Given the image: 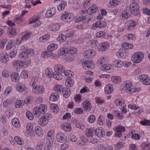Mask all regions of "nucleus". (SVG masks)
Listing matches in <instances>:
<instances>
[{
	"label": "nucleus",
	"mask_w": 150,
	"mask_h": 150,
	"mask_svg": "<svg viewBox=\"0 0 150 150\" xmlns=\"http://www.w3.org/2000/svg\"><path fill=\"white\" fill-rule=\"evenodd\" d=\"M15 141L19 145H22L24 144V141L21 138L16 136L14 137Z\"/></svg>",
	"instance_id": "56"
},
{
	"label": "nucleus",
	"mask_w": 150,
	"mask_h": 150,
	"mask_svg": "<svg viewBox=\"0 0 150 150\" xmlns=\"http://www.w3.org/2000/svg\"><path fill=\"white\" fill-rule=\"evenodd\" d=\"M90 16H91V15L81 16V21L83 23H87L91 20L90 18H89Z\"/></svg>",
	"instance_id": "45"
},
{
	"label": "nucleus",
	"mask_w": 150,
	"mask_h": 150,
	"mask_svg": "<svg viewBox=\"0 0 150 150\" xmlns=\"http://www.w3.org/2000/svg\"><path fill=\"white\" fill-rule=\"evenodd\" d=\"M141 90L139 87H132L127 90V92L130 94H132L134 93H137Z\"/></svg>",
	"instance_id": "26"
},
{
	"label": "nucleus",
	"mask_w": 150,
	"mask_h": 150,
	"mask_svg": "<svg viewBox=\"0 0 150 150\" xmlns=\"http://www.w3.org/2000/svg\"><path fill=\"white\" fill-rule=\"evenodd\" d=\"M16 89L19 92L21 93L26 91L28 88L24 83L20 82L16 84Z\"/></svg>",
	"instance_id": "9"
},
{
	"label": "nucleus",
	"mask_w": 150,
	"mask_h": 150,
	"mask_svg": "<svg viewBox=\"0 0 150 150\" xmlns=\"http://www.w3.org/2000/svg\"><path fill=\"white\" fill-rule=\"evenodd\" d=\"M121 0H110L109 3L112 6H116L120 4Z\"/></svg>",
	"instance_id": "57"
},
{
	"label": "nucleus",
	"mask_w": 150,
	"mask_h": 150,
	"mask_svg": "<svg viewBox=\"0 0 150 150\" xmlns=\"http://www.w3.org/2000/svg\"><path fill=\"white\" fill-rule=\"evenodd\" d=\"M67 5V3L65 1H63L59 4L57 6V9L59 11L63 10Z\"/></svg>",
	"instance_id": "41"
},
{
	"label": "nucleus",
	"mask_w": 150,
	"mask_h": 150,
	"mask_svg": "<svg viewBox=\"0 0 150 150\" xmlns=\"http://www.w3.org/2000/svg\"><path fill=\"white\" fill-rule=\"evenodd\" d=\"M33 124L32 123H28L26 126V129L27 132L28 133H32L33 132Z\"/></svg>",
	"instance_id": "55"
},
{
	"label": "nucleus",
	"mask_w": 150,
	"mask_h": 150,
	"mask_svg": "<svg viewBox=\"0 0 150 150\" xmlns=\"http://www.w3.org/2000/svg\"><path fill=\"white\" fill-rule=\"evenodd\" d=\"M125 37L128 40H134L135 39V36L133 34L131 33L127 34L125 35Z\"/></svg>",
	"instance_id": "64"
},
{
	"label": "nucleus",
	"mask_w": 150,
	"mask_h": 150,
	"mask_svg": "<svg viewBox=\"0 0 150 150\" xmlns=\"http://www.w3.org/2000/svg\"><path fill=\"white\" fill-rule=\"evenodd\" d=\"M39 78L38 76L33 77L30 80L29 82V84L30 86H33L35 85L39 81Z\"/></svg>",
	"instance_id": "35"
},
{
	"label": "nucleus",
	"mask_w": 150,
	"mask_h": 150,
	"mask_svg": "<svg viewBox=\"0 0 150 150\" xmlns=\"http://www.w3.org/2000/svg\"><path fill=\"white\" fill-rule=\"evenodd\" d=\"M130 8L132 13L135 16L139 14V5L137 3H131L130 5Z\"/></svg>",
	"instance_id": "5"
},
{
	"label": "nucleus",
	"mask_w": 150,
	"mask_h": 150,
	"mask_svg": "<svg viewBox=\"0 0 150 150\" xmlns=\"http://www.w3.org/2000/svg\"><path fill=\"white\" fill-rule=\"evenodd\" d=\"M50 107L52 110V112L54 113H57L59 111L58 107L57 105L54 104H52L50 105Z\"/></svg>",
	"instance_id": "50"
},
{
	"label": "nucleus",
	"mask_w": 150,
	"mask_h": 150,
	"mask_svg": "<svg viewBox=\"0 0 150 150\" xmlns=\"http://www.w3.org/2000/svg\"><path fill=\"white\" fill-rule=\"evenodd\" d=\"M111 79V82L115 84H119L122 81L121 78L120 76H112Z\"/></svg>",
	"instance_id": "25"
},
{
	"label": "nucleus",
	"mask_w": 150,
	"mask_h": 150,
	"mask_svg": "<svg viewBox=\"0 0 150 150\" xmlns=\"http://www.w3.org/2000/svg\"><path fill=\"white\" fill-rule=\"evenodd\" d=\"M144 58V53L142 52L138 51L132 54L131 59L134 63L139 64L142 61Z\"/></svg>",
	"instance_id": "1"
},
{
	"label": "nucleus",
	"mask_w": 150,
	"mask_h": 150,
	"mask_svg": "<svg viewBox=\"0 0 150 150\" xmlns=\"http://www.w3.org/2000/svg\"><path fill=\"white\" fill-rule=\"evenodd\" d=\"M112 64L115 67L119 68L122 67L123 65V62L118 59L114 61Z\"/></svg>",
	"instance_id": "31"
},
{
	"label": "nucleus",
	"mask_w": 150,
	"mask_h": 150,
	"mask_svg": "<svg viewBox=\"0 0 150 150\" xmlns=\"http://www.w3.org/2000/svg\"><path fill=\"white\" fill-rule=\"evenodd\" d=\"M132 86V83L131 82L129 81H127L124 82L121 87H122V90L124 91L127 90L131 87Z\"/></svg>",
	"instance_id": "23"
},
{
	"label": "nucleus",
	"mask_w": 150,
	"mask_h": 150,
	"mask_svg": "<svg viewBox=\"0 0 150 150\" xmlns=\"http://www.w3.org/2000/svg\"><path fill=\"white\" fill-rule=\"evenodd\" d=\"M61 127L64 131L67 132H70L72 129L71 125L69 123H64L62 125Z\"/></svg>",
	"instance_id": "28"
},
{
	"label": "nucleus",
	"mask_w": 150,
	"mask_h": 150,
	"mask_svg": "<svg viewBox=\"0 0 150 150\" xmlns=\"http://www.w3.org/2000/svg\"><path fill=\"white\" fill-rule=\"evenodd\" d=\"M124 146V143L121 142H118L115 145L114 148L116 150L120 149L123 148Z\"/></svg>",
	"instance_id": "59"
},
{
	"label": "nucleus",
	"mask_w": 150,
	"mask_h": 150,
	"mask_svg": "<svg viewBox=\"0 0 150 150\" xmlns=\"http://www.w3.org/2000/svg\"><path fill=\"white\" fill-rule=\"evenodd\" d=\"M12 64L14 68L17 69L23 67L24 65L23 62L20 60L14 61Z\"/></svg>",
	"instance_id": "14"
},
{
	"label": "nucleus",
	"mask_w": 150,
	"mask_h": 150,
	"mask_svg": "<svg viewBox=\"0 0 150 150\" xmlns=\"http://www.w3.org/2000/svg\"><path fill=\"white\" fill-rule=\"evenodd\" d=\"M68 49L65 47H62L59 50V54L60 55H65L68 53Z\"/></svg>",
	"instance_id": "44"
},
{
	"label": "nucleus",
	"mask_w": 150,
	"mask_h": 150,
	"mask_svg": "<svg viewBox=\"0 0 150 150\" xmlns=\"http://www.w3.org/2000/svg\"><path fill=\"white\" fill-rule=\"evenodd\" d=\"M104 122V116L102 115H100L97 120V123L100 126H102L103 125Z\"/></svg>",
	"instance_id": "52"
},
{
	"label": "nucleus",
	"mask_w": 150,
	"mask_h": 150,
	"mask_svg": "<svg viewBox=\"0 0 150 150\" xmlns=\"http://www.w3.org/2000/svg\"><path fill=\"white\" fill-rule=\"evenodd\" d=\"M50 37L49 35H45L39 38V40L41 42H44L47 41L50 38Z\"/></svg>",
	"instance_id": "53"
},
{
	"label": "nucleus",
	"mask_w": 150,
	"mask_h": 150,
	"mask_svg": "<svg viewBox=\"0 0 150 150\" xmlns=\"http://www.w3.org/2000/svg\"><path fill=\"white\" fill-rule=\"evenodd\" d=\"M64 88L62 86L59 84H57L53 88V89L55 91L61 92L63 90Z\"/></svg>",
	"instance_id": "58"
},
{
	"label": "nucleus",
	"mask_w": 150,
	"mask_h": 150,
	"mask_svg": "<svg viewBox=\"0 0 150 150\" xmlns=\"http://www.w3.org/2000/svg\"><path fill=\"white\" fill-rule=\"evenodd\" d=\"M59 97V94L57 93H53L51 94L50 96V100L53 101L57 100Z\"/></svg>",
	"instance_id": "40"
},
{
	"label": "nucleus",
	"mask_w": 150,
	"mask_h": 150,
	"mask_svg": "<svg viewBox=\"0 0 150 150\" xmlns=\"http://www.w3.org/2000/svg\"><path fill=\"white\" fill-rule=\"evenodd\" d=\"M47 110V107L45 104H40L39 106L35 107L33 109V112L37 117H39L40 114H44Z\"/></svg>",
	"instance_id": "2"
},
{
	"label": "nucleus",
	"mask_w": 150,
	"mask_h": 150,
	"mask_svg": "<svg viewBox=\"0 0 150 150\" xmlns=\"http://www.w3.org/2000/svg\"><path fill=\"white\" fill-rule=\"evenodd\" d=\"M87 43L89 46L92 47H94L97 45L98 42L96 40H89Z\"/></svg>",
	"instance_id": "47"
},
{
	"label": "nucleus",
	"mask_w": 150,
	"mask_h": 150,
	"mask_svg": "<svg viewBox=\"0 0 150 150\" xmlns=\"http://www.w3.org/2000/svg\"><path fill=\"white\" fill-rule=\"evenodd\" d=\"M95 134L98 137H102L105 134V130L102 127H98L95 130Z\"/></svg>",
	"instance_id": "17"
},
{
	"label": "nucleus",
	"mask_w": 150,
	"mask_h": 150,
	"mask_svg": "<svg viewBox=\"0 0 150 150\" xmlns=\"http://www.w3.org/2000/svg\"><path fill=\"white\" fill-rule=\"evenodd\" d=\"M20 78L19 74L16 72L12 73L11 75V80L13 82H18Z\"/></svg>",
	"instance_id": "24"
},
{
	"label": "nucleus",
	"mask_w": 150,
	"mask_h": 150,
	"mask_svg": "<svg viewBox=\"0 0 150 150\" xmlns=\"http://www.w3.org/2000/svg\"><path fill=\"white\" fill-rule=\"evenodd\" d=\"M9 60L8 54L5 52H2L0 53V61L3 64L7 63Z\"/></svg>",
	"instance_id": "12"
},
{
	"label": "nucleus",
	"mask_w": 150,
	"mask_h": 150,
	"mask_svg": "<svg viewBox=\"0 0 150 150\" xmlns=\"http://www.w3.org/2000/svg\"><path fill=\"white\" fill-rule=\"evenodd\" d=\"M101 69L103 71L108 73L112 72L114 71L113 66L108 64H105L102 66Z\"/></svg>",
	"instance_id": "15"
},
{
	"label": "nucleus",
	"mask_w": 150,
	"mask_h": 150,
	"mask_svg": "<svg viewBox=\"0 0 150 150\" xmlns=\"http://www.w3.org/2000/svg\"><path fill=\"white\" fill-rule=\"evenodd\" d=\"M54 69L56 73H63L65 70V67L61 64L56 65L54 67Z\"/></svg>",
	"instance_id": "20"
},
{
	"label": "nucleus",
	"mask_w": 150,
	"mask_h": 150,
	"mask_svg": "<svg viewBox=\"0 0 150 150\" xmlns=\"http://www.w3.org/2000/svg\"><path fill=\"white\" fill-rule=\"evenodd\" d=\"M94 25L96 28H102L105 27L107 23L104 21H98L95 23Z\"/></svg>",
	"instance_id": "32"
},
{
	"label": "nucleus",
	"mask_w": 150,
	"mask_h": 150,
	"mask_svg": "<svg viewBox=\"0 0 150 150\" xmlns=\"http://www.w3.org/2000/svg\"><path fill=\"white\" fill-rule=\"evenodd\" d=\"M40 17L39 15L37 14L32 17L30 19L29 24L35 23L34 25V27H37L41 24V23L39 21Z\"/></svg>",
	"instance_id": "4"
},
{
	"label": "nucleus",
	"mask_w": 150,
	"mask_h": 150,
	"mask_svg": "<svg viewBox=\"0 0 150 150\" xmlns=\"http://www.w3.org/2000/svg\"><path fill=\"white\" fill-rule=\"evenodd\" d=\"M137 24L136 22L133 20H130L127 21L125 25L127 29L131 30L134 29Z\"/></svg>",
	"instance_id": "8"
},
{
	"label": "nucleus",
	"mask_w": 150,
	"mask_h": 150,
	"mask_svg": "<svg viewBox=\"0 0 150 150\" xmlns=\"http://www.w3.org/2000/svg\"><path fill=\"white\" fill-rule=\"evenodd\" d=\"M60 27V26L59 24L54 23L49 25L48 28L50 31H56L59 30Z\"/></svg>",
	"instance_id": "22"
},
{
	"label": "nucleus",
	"mask_w": 150,
	"mask_h": 150,
	"mask_svg": "<svg viewBox=\"0 0 150 150\" xmlns=\"http://www.w3.org/2000/svg\"><path fill=\"white\" fill-rule=\"evenodd\" d=\"M65 85L68 87H72L73 85V82L71 77L67 78L65 83Z\"/></svg>",
	"instance_id": "51"
},
{
	"label": "nucleus",
	"mask_w": 150,
	"mask_h": 150,
	"mask_svg": "<svg viewBox=\"0 0 150 150\" xmlns=\"http://www.w3.org/2000/svg\"><path fill=\"white\" fill-rule=\"evenodd\" d=\"M96 54V52L94 50H89L85 52L84 55L85 58L91 59L95 57Z\"/></svg>",
	"instance_id": "10"
},
{
	"label": "nucleus",
	"mask_w": 150,
	"mask_h": 150,
	"mask_svg": "<svg viewBox=\"0 0 150 150\" xmlns=\"http://www.w3.org/2000/svg\"><path fill=\"white\" fill-rule=\"evenodd\" d=\"M23 105V100H17L15 104L16 108H19L22 107Z\"/></svg>",
	"instance_id": "62"
},
{
	"label": "nucleus",
	"mask_w": 150,
	"mask_h": 150,
	"mask_svg": "<svg viewBox=\"0 0 150 150\" xmlns=\"http://www.w3.org/2000/svg\"><path fill=\"white\" fill-rule=\"evenodd\" d=\"M45 74L48 77L51 78L53 74L52 69L50 68H47L45 70Z\"/></svg>",
	"instance_id": "38"
},
{
	"label": "nucleus",
	"mask_w": 150,
	"mask_h": 150,
	"mask_svg": "<svg viewBox=\"0 0 150 150\" xmlns=\"http://www.w3.org/2000/svg\"><path fill=\"white\" fill-rule=\"evenodd\" d=\"M66 36L63 34H60L57 37V40L59 41L60 42H63L66 40Z\"/></svg>",
	"instance_id": "46"
},
{
	"label": "nucleus",
	"mask_w": 150,
	"mask_h": 150,
	"mask_svg": "<svg viewBox=\"0 0 150 150\" xmlns=\"http://www.w3.org/2000/svg\"><path fill=\"white\" fill-rule=\"evenodd\" d=\"M113 113L115 116L117 117L119 119H122L123 118V115L118 110H114L113 111Z\"/></svg>",
	"instance_id": "61"
},
{
	"label": "nucleus",
	"mask_w": 150,
	"mask_h": 150,
	"mask_svg": "<svg viewBox=\"0 0 150 150\" xmlns=\"http://www.w3.org/2000/svg\"><path fill=\"white\" fill-rule=\"evenodd\" d=\"M74 17V13L71 12H66L61 14V19L64 22L69 23L73 20Z\"/></svg>",
	"instance_id": "3"
},
{
	"label": "nucleus",
	"mask_w": 150,
	"mask_h": 150,
	"mask_svg": "<svg viewBox=\"0 0 150 150\" xmlns=\"http://www.w3.org/2000/svg\"><path fill=\"white\" fill-rule=\"evenodd\" d=\"M138 79L144 85H150V77H149L146 75L142 74L139 76Z\"/></svg>",
	"instance_id": "7"
},
{
	"label": "nucleus",
	"mask_w": 150,
	"mask_h": 150,
	"mask_svg": "<svg viewBox=\"0 0 150 150\" xmlns=\"http://www.w3.org/2000/svg\"><path fill=\"white\" fill-rule=\"evenodd\" d=\"M56 138L58 142L62 143L65 141V139H66V137L63 132H59L56 134Z\"/></svg>",
	"instance_id": "16"
},
{
	"label": "nucleus",
	"mask_w": 150,
	"mask_h": 150,
	"mask_svg": "<svg viewBox=\"0 0 150 150\" xmlns=\"http://www.w3.org/2000/svg\"><path fill=\"white\" fill-rule=\"evenodd\" d=\"M93 130L91 128H87L86 130L85 135L88 137L93 136Z\"/></svg>",
	"instance_id": "63"
},
{
	"label": "nucleus",
	"mask_w": 150,
	"mask_h": 150,
	"mask_svg": "<svg viewBox=\"0 0 150 150\" xmlns=\"http://www.w3.org/2000/svg\"><path fill=\"white\" fill-rule=\"evenodd\" d=\"M83 107L84 110H90L92 108L91 103L88 100H85L83 102Z\"/></svg>",
	"instance_id": "21"
},
{
	"label": "nucleus",
	"mask_w": 150,
	"mask_h": 150,
	"mask_svg": "<svg viewBox=\"0 0 150 150\" xmlns=\"http://www.w3.org/2000/svg\"><path fill=\"white\" fill-rule=\"evenodd\" d=\"M63 73L67 78L71 77L74 75V73L72 71L69 70H64Z\"/></svg>",
	"instance_id": "60"
},
{
	"label": "nucleus",
	"mask_w": 150,
	"mask_h": 150,
	"mask_svg": "<svg viewBox=\"0 0 150 150\" xmlns=\"http://www.w3.org/2000/svg\"><path fill=\"white\" fill-rule=\"evenodd\" d=\"M141 148L144 150H150V144L147 143H142L141 144Z\"/></svg>",
	"instance_id": "48"
},
{
	"label": "nucleus",
	"mask_w": 150,
	"mask_h": 150,
	"mask_svg": "<svg viewBox=\"0 0 150 150\" xmlns=\"http://www.w3.org/2000/svg\"><path fill=\"white\" fill-rule=\"evenodd\" d=\"M56 11V8L54 7L50 8V9L47 11L45 14L46 16L48 18L51 17L55 14Z\"/></svg>",
	"instance_id": "18"
},
{
	"label": "nucleus",
	"mask_w": 150,
	"mask_h": 150,
	"mask_svg": "<svg viewBox=\"0 0 150 150\" xmlns=\"http://www.w3.org/2000/svg\"><path fill=\"white\" fill-rule=\"evenodd\" d=\"M83 69H87V68L93 69L95 67V64L91 61H86L82 64Z\"/></svg>",
	"instance_id": "13"
},
{
	"label": "nucleus",
	"mask_w": 150,
	"mask_h": 150,
	"mask_svg": "<svg viewBox=\"0 0 150 150\" xmlns=\"http://www.w3.org/2000/svg\"><path fill=\"white\" fill-rule=\"evenodd\" d=\"M38 122L41 126L44 127L48 124V121L43 116L39 119Z\"/></svg>",
	"instance_id": "39"
},
{
	"label": "nucleus",
	"mask_w": 150,
	"mask_h": 150,
	"mask_svg": "<svg viewBox=\"0 0 150 150\" xmlns=\"http://www.w3.org/2000/svg\"><path fill=\"white\" fill-rule=\"evenodd\" d=\"M98 7L96 5L91 6L88 9V11L91 14H94L98 10Z\"/></svg>",
	"instance_id": "29"
},
{
	"label": "nucleus",
	"mask_w": 150,
	"mask_h": 150,
	"mask_svg": "<svg viewBox=\"0 0 150 150\" xmlns=\"http://www.w3.org/2000/svg\"><path fill=\"white\" fill-rule=\"evenodd\" d=\"M45 91V88L42 85L36 86H33L32 91L34 93L40 95L43 93Z\"/></svg>",
	"instance_id": "6"
},
{
	"label": "nucleus",
	"mask_w": 150,
	"mask_h": 150,
	"mask_svg": "<svg viewBox=\"0 0 150 150\" xmlns=\"http://www.w3.org/2000/svg\"><path fill=\"white\" fill-rule=\"evenodd\" d=\"M114 103L116 106H122L125 104V100L122 98H118L114 101Z\"/></svg>",
	"instance_id": "36"
},
{
	"label": "nucleus",
	"mask_w": 150,
	"mask_h": 150,
	"mask_svg": "<svg viewBox=\"0 0 150 150\" xmlns=\"http://www.w3.org/2000/svg\"><path fill=\"white\" fill-rule=\"evenodd\" d=\"M52 76L54 78L57 80H61L63 78L61 73H56L55 71Z\"/></svg>",
	"instance_id": "54"
},
{
	"label": "nucleus",
	"mask_w": 150,
	"mask_h": 150,
	"mask_svg": "<svg viewBox=\"0 0 150 150\" xmlns=\"http://www.w3.org/2000/svg\"><path fill=\"white\" fill-rule=\"evenodd\" d=\"M62 93L64 96L65 98H67L70 95V89L67 88H64L62 91Z\"/></svg>",
	"instance_id": "34"
},
{
	"label": "nucleus",
	"mask_w": 150,
	"mask_h": 150,
	"mask_svg": "<svg viewBox=\"0 0 150 150\" xmlns=\"http://www.w3.org/2000/svg\"><path fill=\"white\" fill-rule=\"evenodd\" d=\"M129 11L125 9L122 10L121 13L120 17L123 20L127 19L129 17L130 15L128 13Z\"/></svg>",
	"instance_id": "27"
},
{
	"label": "nucleus",
	"mask_w": 150,
	"mask_h": 150,
	"mask_svg": "<svg viewBox=\"0 0 150 150\" xmlns=\"http://www.w3.org/2000/svg\"><path fill=\"white\" fill-rule=\"evenodd\" d=\"M110 47V44L108 42H105L100 44L98 50L100 52H104L108 50Z\"/></svg>",
	"instance_id": "11"
},
{
	"label": "nucleus",
	"mask_w": 150,
	"mask_h": 150,
	"mask_svg": "<svg viewBox=\"0 0 150 150\" xmlns=\"http://www.w3.org/2000/svg\"><path fill=\"white\" fill-rule=\"evenodd\" d=\"M12 122L13 126L16 128H18L20 126L19 121L17 118H13L12 120Z\"/></svg>",
	"instance_id": "43"
},
{
	"label": "nucleus",
	"mask_w": 150,
	"mask_h": 150,
	"mask_svg": "<svg viewBox=\"0 0 150 150\" xmlns=\"http://www.w3.org/2000/svg\"><path fill=\"white\" fill-rule=\"evenodd\" d=\"M114 130L115 132H119L122 133L125 131V129L123 126L119 125L115 127L114 129Z\"/></svg>",
	"instance_id": "42"
},
{
	"label": "nucleus",
	"mask_w": 150,
	"mask_h": 150,
	"mask_svg": "<svg viewBox=\"0 0 150 150\" xmlns=\"http://www.w3.org/2000/svg\"><path fill=\"white\" fill-rule=\"evenodd\" d=\"M113 85L111 84L106 85L104 88L105 93L107 95L111 94L113 91Z\"/></svg>",
	"instance_id": "19"
},
{
	"label": "nucleus",
	"mask_w": 150,
	"mask_h": 150,
	"mask_svg": "<svg viewBox=\"0 0 150 150\" xmlns=\"http://www.w3.org/2000/svg\"><path fill=\"white\" fill-rule=\"evenodd\" d=\"M109 57L106 56H103L101 57L98 59V62L100 64H103L105 62H108Z\"/></svg>",
	"instance_id": "33"
},
{
	"label": "nucleus",
	"mask_w": 150,
	"mask_h": 150,
	"mask_svg": "<svg viewBox=\"0 0 150 150\" xmlns=\"http://www.w3.org/2000/svg\"><path fill=\"white\" fill-rule=\"evenodd\" d=\"M35 130L37 134L39 136H41L44 133L43 132L41 127L39 126H36L35 128Z\"/></svg>",
	"instance_id": "49"
},
{
	"label": "nucleus",
	"mask_w": 150,
	"mask_h": 150,
	"mask_svg": "<svg viewBox=\"0 0 150 150\" xmlns=\"http://www.w3.org/2000/svg\"><path fill=\"white\" fill-rule=\"evenodd\" d=\"M51 142L49 139L44 140L43 144L44 148L46 150H49L51 147Z\"/></svg>",
	"instance_id": "30"
},
{
	"label": "nucleus",
	"mask_w": 150,
	"mask_h": 150,
	"mask_svg": "<svg viewBox=\"0 0 150 150\" xmlns=\"http://www.w3.org/2000/svg\"><path fill=\"white\" fill-rule=\"evenodd\" d=\"M58 47V45L56 43H52L49 45L47 47L48 51H51L52 52L57 49Z\"/></svg>",
	"instance_id": "37"
}]
</instances>
